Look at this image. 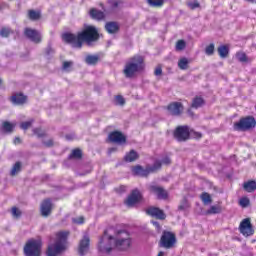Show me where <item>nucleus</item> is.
I'll return each instance as SVG.
<instances>
[{
    "mask_svg": "<svg viewBox=\"0 0 256 256\" xmlns=\"http://www.w3.org/2000/svg\"><path fill=\"white\" fill-rule=\"evenodd\" d=\"M152 225H154V227H156V229H161V224H159V222H157V221H152Z\"/></svg>",
    "mask_w": 256,
    "mask_h": 256,
    "instance_id": "13d9d810",
    "label": "nucleus"
},
{
    "mask_svg": "<svg viewBox=\"0 0 256 256\" xmlns=\"http://www.w3.org/2000/svg\"><path fill=\"white\" fill-rule=\"evenodd\" d=\"M41 249H43V241L41 238L30 239L24 245L25 256H41Z\"/></svg>",
    "mask_w": 256,
    "mask_h": 256,
    "instance_id": "423d86ee",
    "label": "nucleus"
},
{
    "mask_svg": "<svg viewBox=\"0 0 256 256\" xmlns=\"http://www.w3.org/2000/svg\"><path fill=\"white\" fill-rule=\"evenodd\" d=\"M166 109L169 115H172V117H181V115H183V111L185 110V107L181 102H171L166 107Z\"/></svg>",
    "mask_w": 256,
    "mask_h": 256,
    "instance_id": "f8f14e48",
    "label": "nucleus"
},
{
    "mask_svg": "<svg viewBox=\"0 0 256 256\" xmlns=\"http://www.w3.org/2000/svg\"><path fill=\"white\" fill-rule=\"evenodd\" d=\"M177 236L171 231L164 230L159 240V247L162 249H175Z\"/></svg>",
    "mask_w": 256,
    "mask_h": 256,
    "instance_id": "6e6552de",
    "label": "nucleus"
},
{
    "mask_svg": "<svg viewBox=\"0 0 256 256\" xmlns=\"http://www.w3.org/2000/svg\"><path fill=\"white\" fill-rule=\"evenodd\" d=\"M190 137L192 139L199 140V139H201L203 137V134L201 132H197V131H195L193 129H190Z\"/></svg>",
    "mask_w": 256,
    "mask_h": 256,
    "instance_id": "ea45409f",
    "label": "nucleus"
},
{
    "mask_svg": "<svg viewBox=\"0 0 256 256\" xmlns=\"http://www.w3.org/2000/svg\"><path fill=\"white\" fill-rule=\"evenodd\" d=\"M189 9H191V11H195V9H199V7H201V4L199 2H189L188 4Z\"/></svg>",
    "mask_w": 256,
    "mask_h": 256,
    "instance_id": "49530a36",
    "label": "nucleus"
},
{
    "mask_svg": "<svg viewBox=\"0 0 256 256\" xmlns=\"http://www.w3.org/2000/svg\"><path fill=\"white\" fill-rule=\"evenodd\" d=\"M149 191L160 201H167V199H169V192H167V190L161 186L152 185L149 187Z\"/></svg>",
    "mask_w": 256,
    "mask_h": 256,
    "instance_id": "ddd939ff",
    "label": "nucleus"
},
{
    "mask_svg": "<svg viewBox=\"0 0 256 256\" xmlns=\"http://www.w3.org/2000/svg\"><path fill=\"white\" fill-rule=\"evenodd\" d=\"M44 145H45V147H53V145H54L53 139H50V140L44 142Z\"/></svg>",
    "mask_w": 256,
    "mask_h": 256,
    "instance_id": "5fc2aeb1",
    "label": "nucleus"
},
{
    "mask_svg": "<svg viewBox=\"0 0 256 256\" xmlns=\"http://www.w3.org/2000/svg\"><path fill=\"white\" fill-rule=\"evenodd\" d=\"M160 163H161V167H163V165H171V158L166 156L162 159V161H160Z\"/></svg>",
    "mask_w": 256,
    "mask_h": 256,
    "instance_id": "3c124183",
    "label": "nucleus"
},
{
    "mask_svg": "<svg viewBox=\"0 0 256 256\" xmlns=\"http://www.w3.org/2000/svg\"><path fill=\"white\" fill-rule=\"evenodd\" d=\"M90 245H91V239L89 238L88 235H84L78 245L79 255L84 256L86 253H89Z\"/></svg>",
    "mask_w": 256,
    "mask_h": 256,
    "instance_id": "a211bd4d",
    "label": "nucleus"
},
{
    "mask_svg": "<svg viewBox=\"0 0 256 256\" xmlns=\"http://www.w3.org/2000/svg\"><path fill=\"white\" fill-rule=\"evenodd\" d=\"M117 151L116 147L109 148L108 153H115Z\"/></svg>",
    "mask_w": 256,
    "mask_h": 256,
    "instance_id": "052dcab7",
    "label": "nucleus"
},
{
    "mask_svg": "<svg viewBox=\"0 0 256 256\" xmlns=\"http://www.w3.org/2000/svg\"><path fill=\"white\" fill-rule=\"evenodd\" d=\"M21 171V162H16L14 166L12 167L10 175L15 176L17 173Z\"/></svg>",
    "mask_w": 256,
    "mask_h": 256,
    "instance_id": "e433bc0d",
    "label": "nucleus"
},
{
    "mask_svg": "<svg viewBox=\"0 0 256 256\" xmlns=\"http://www.w3.org/2000/svg\"><path fill=\"white\" fill-rule=\"evenodd\" d=\"M14 129H15V126L11 122L4 121L2 123V130L4 131V133H13Z\"/></svg>",
    "mask_w": 256,
    "mask_h": 256,
    "instance_id": "2f4dec72",
    "label": "nucleus"
},
{
    "mask_svg": "<svg viewBox=\"0 0 256 256\" xmlns=\"http://www.w3.org/2000/svg\"><path fill=\"white\" fill-rule=\"evenodd\" d=\"M223 211V209L221 208V206L219 205H214L211 206L210 209H208L206 211V215H218L219 213H221Z\"/></svg>",
    "mask_w": 256,
    "mask_h": 256,
    "instance_id": "473e14b6",
    "label": "nucleus"
},
{
    "mask_svg": "<svg viewBox=\"0 0 256 256\" xmlns=\"http://www.w3.org/2000/svg\"><path fill=\"white\" fill-rule=\"evenodd\" d=\"M99 38V30L93 25H85L77 34H73L71 32L62 34V40L64 43L71 45L74 49H82L83 43H86L87 45L97 43Z\"/></svg>",
    "mask_w": 256,
    "mask_h": 256,
    "instance_id": "f03ea898",
    "label": "nucleus"
},
{
    "mask_svg": "<svg viewBox=\"0 0 256 256\" xmlns=\"http://www.w3.org/2000/svg\"><path fill=\"white\" fill-rule=\"evenodd\" d=\"M187 207V202H184L183 204H181L178 209L179 211H185V208Z\"/></svg>",
    "mask_w": 256,
    "mask_h": 256,
    "instance_id": "6e6d98bb",
    "label": "nucleus"
},
{
    "mask_svg": "<svg viewBox=\"0 0 256 256\" xmlns=\"http://www.w3.org/2000/svg\"><path fill=\"white\" fill-rule=\"evenodd\" d=\"M73 67V61H64L62 64V69L64 71H69V68Z\"/></svg>",
    "mask_w": 256,
    "mask_h": 256,
    "instance_id": "de8ad7c7",
    "label": "nucleus"
},
{
    "mask_svg": "<svg viewBox=\"0 0 256 256\" xmlns=\"http://www.w3.org/2000/svg\"><path fill=\"white\" fill-rule=\"evenodd\" d=\"M53 213V202L51 198L44 199L40 204V215L41 217H49Z\"/></svg>",
    "mask_w": 256,
    "mask_h": 256,
    "instance_id": "4468645a",
    "label": "nucleus"
},
{
    "mask_svg": "<svg viewBox=\"0 0 256 256\" xmlns=\"http://www.w3.org/2000/svg\"><path fill=\"white\" fill-rule=\"evenodd\" d=\"M173 137L178 143H185L191 139V128L189 125H179L174 129Z\"/></svg>",
    "mask_w": 256,
    "mask_h": 256,
    "instance_id": "1a4fd4ad",
    "label": "nucleus"
},
{
    "mask_svg": "<svg viewBox=\"0 0 256 256\" xmlns=\"http://www.w3.org/2000/svg\"><path fill=\"white\" fill-rule=\"evenodd\" d=\"M239 205H240V207H243L245 209V208L249 207V205H251V200H249V198H247V197H242L239 200Z\"/></svg>",
    "mask_w": 256,
    "mask_h": 256,
    "instance_id": "4c0bfd02",
    "label": "nucleus"
},
{
    "mask_svg": "<svg viewBox=\"0 0 256 256\" xmlns=\"http://www.w3.org/2000/svg\"><path fill=\"white\" fill-rule=\"evenodd\" d=\"M157 256H165V252L160 251Z\"/></svg>",
    "mask_w": 256,
    "mask_h": 256,
    "instance_id": "680f3d73",
    "label": "nucleus"
},
{
    "mask_svg": "<svg viewBox=\"0 0 256 256\" xmlns=\"http://www.w3.org/2000/svg\"><path fill=\"white\" fill-rule=\"evenodd\" d=\"M178 67L182 71H185V70L189 69V60H187V58H181L178 61Z\"/></svg>",
    "mask_w": 256,
    "mask_h": 256,
    "instance_id": "72a5a7b5",
    "label": "nucleus"
},
{
    "mask_svg": "<svg viewBox=\"0 0 256 256\" xmlns=\"http://www.w3.org/2000/svg\"><path fill=\"white\" fill-rule=\"evenodd\" d=\"M33 125V120L22 122L20 124V129H23V131H27L31 126Z\"/></svg>",
    "mask_w": 256,
    "mask_h": 256,
    "instance_id": "37998d69",
    "label": "nucleus"
},
{
    "mask_svg": "<svg viewBox=\"0 0 256 256\" xmlns=\"http://www.w3.org/2000/svg\"><path fill=\"white\" fill-rule=\"evenodd\" d=\"M2 84H3V80L0 79V85H2Z\"/></svg>",
    "mask_w": 256,
    "mask_h": 256,
    "instance_id": "0e129e2a",
    "label": "nucleus"
},
{
    "mask_svg": "<svg viewBox=\"0 0 256 256\" xmlns=\"http://www.w3.org/2000/svg\"><path fill=\"white\" fill-rule=\"evenodd\" d=\"M13 143H14V145H19V144H21V138L15 137Z\"/></svg>",
    "mask_w": 256,
    "mask_h": 256,
    "instance_id": "4d7b16f0",
    "label": "nucleus"
},
{
    "mask_svg": "<svg viewBox=\"0 0 256 256\" xmlns=\"http://www.w3.org/2000/svg\"><path fill=\"white\" fill-rule=\"evenodd\" d=\"M157 171H161V160H156L152 166L148 165L146 168H143L141 165L132 167L133 175L138 177H149L151 173H157Z\"/></svg>",
    "mask_w": 256,
    "mask_h": 256,
    "instance_id": "39448f33",
    "label": "nucleus"
},
{
    "mask_svg": "<svg viewBox=\"0 0 256 256\" xmlns=\"http://www.w3.org/2000/svg\"><path fill=\"white\" fill-rule=\"evenodd\" d=\"M205 105V99L201 96H196L192 100L191 107L192 109H199L200 107H203Z\"/></svg>",
    "mask_w": 256,
    "mask_h": 256,
    "instance_id": "a878e982",
    "label": "nucleus"
},
{
    "mask_svg": "<svg viewBox=\"0 0 256 256\" xmlns=\"http://www.w3.org/2000/svg\"><path fill=\"white\" fill-rule=\"evenodd\" d=\"M24 35L33 43H41V33L33 28H25Z\"/></svg>",
    "mask_w": 256,
    "mask_h": 256,
    "instance_id": "6ab92c4d",
    "label": "nucleus"
},
{
    "mask_svg": "<svg viewBox=\"0 0 256 256\" xmlns=\"http://www.w3.org/2000/svg\"><path fill=\"white\" fill-rule=\"evenodd\" d=\"M117 193H125L127 191V186L121 185L118 188H116Z\"/></svg>",
    "mask_w": 256,
    "mask_h": 256,
    "instance_id": "603ef678",
    "label": "nucleus"
},
{
    "mask_svg": "<svg viewBox=\"0 0 256 256\" xmlns=\"http://www.w3.org/2000/svg\"><path fill=\"white\" fill-rule=\"evenodd\" d=\"M108 5H110L111 9H119L121 5H123L122 0H108Z\"/></svg>",
    "mask_w": 256,
    "mask_h": 256,
    "instance_id": "f704fd0d",
    "label": "nucleus"
},
{
    "mask_svg": "<svg viewBox=\"0 0 256 256\" xmlns=\"http://www.w3.org/2000/svg\"><path fill=\"white\" fill-rule=\"evenodd\" d=\"M187 47V43H185V40H178L176 42V51H183Z\"/></svg>",
    "mask_w": 256,
    "mask_h": 256,
    "instance_id": "58836bf2",
    "label": "nucleus"
},
{
    "mask_svg": "<svg viewBox=\"0 0 256 256\" xmlns=\"http://www.w3.org/2000/svg\"><path fill=\"white\" fill-rule=\"evenodd\" d=\"M256 127V120L253 116L241 117L238 122L233 125L234 131H251Z\"/></svg>",
    "mask_w": 256,
    "mask_h": 256,
    "instance_id": "0eeeda50",
    "label": "nucleus"
},
{
    "mask_svg": "<svg viewBox=\"0 0 256 256\" xmlns=\"http://www.w3.org/2000/svg\"><path fill=\"white\" fill-rule=\"evenodd\" d=\"M3 9H9V4L6 2L0 3V11H3Z\"/></svg>",
    "mask_w": 256,
    "mask_h": 256,
    "instance_id": "864d4df0",
    "label": "nucleus"
},
{
    "mask_svg": "<svg viewBox=\"0 0 256 256\" xmlns=\"http://www.w3.org/2000/svg\"><path fill=\"white\" fill-rule=\"evenodd\" d=\"M108 139L110 143H117V145H127V136L118 130L110 132Z\"/></svg>",
    "mask_w": 256,
    "mask_h": 256,
    "instance_id": "9b49d317",
    "label": "nucleus"
},
{
    "mask_svg": "<svg viewBox=\"0 0 256 256\" xmlns=\"http://www.w3.org/2000/svg\"><path fill=\"white\" fill-rule=\"evenodd\" d=\"M187 114L189 115V117H195V113L191 109L187 110Z\"/></svg>",
    "mask_w": 256,
    "mask_h": 256,
    "instance_id": "bf43d9fd",
    "label": "nucleus"
},
{
    "mask_svg": "<svg viewBox=\"0 0 256 256\" xmlns=\"http://www.w3.org/2000/svg\"><path fill=\"white\" fill-rule=\"evenodd\" d=\"M206 55H213L215 53V44L211 43L205 48Z\"/></svg>",
    "mask_w": 256,
    "mask_h": 256,
    "instance_id": "79ce46f5",
    "label": "nucleus"
},
{
    "mask_svg": "<svg viewBox=\"0 0 256 256\" xmlns=\"http://www.w3.org/2000/svg\"><path fill=\"white\" fill-rule=\"evenodd\" d=\"M9 101L12 105H18L23 106L27 104V101H29V97L27 95L23 94V92H16L10 96Z\"/></svg>",
    "mask_w": 256,
    "mask_h": 256,
    "instance_id": "dca6fc26",
    "label": "nucleus"
},
{
    "mask_svg": "<svg viewBox=\"0 0 256 256\" xmlns=\"http://www.w3.org/2000/svg\"><path fill=\"white\" fill-rule=\"evenodd\" d=\"M89 15H90L91 19H93L94 21H105V19H106L105 12H103L97 8H91L89 10Z\"/></svg>",
    "mask_w": 256,
    "mask_h": 256,
    "instance_id": "aec40b11",
    "label": "nucleus"
},
{
    "mask_svg": "<svg viewBox=\"0 0 256 256\" xmlns=\"http://www.w3.org/2000/svg\"><path fill=\"white\" fill-rule=\"evenodd\" d=\"M150 7H155L156 9H161L165 5V0H146Z\"/></svg>",
    "mask_w": 256,
    "mask_h": 256,
    "instance_id": "7c9ffc66",
    "label": "nucleus"
},
{
    "mask_svg": "<svg viewBox=\"0 0 256 256\" xmlns=\"http://www.w3.org/2000/svg\"><path fill=\"white\" fill-rule=\"evenodd\" d=\"M218 51V55L219 57H221V59H227V57H229V45L224 44V45H220L217 48Z\"/></svg>",
    "mask_w": 256,
    "mask_h": 256,
    "instance_id": "5701e85b",
    "label": "nucleus"
},
{
    "mask_svg": "<svg viewBox=\"0 0 256 256\" xmlns=\"http://www.w3.org/2000/svg\"><path fill=\"white\" fill-rule=\"evenodd\" d=\"M200 199L203 203V205H210V203H213V198H211V194L207 192H203L200 195Z\"/></svg>",
    "mask_w": 256,
    "mask_h": 256,
    "instance_id": "c756f323",
    "label": "nucleus"
},
{
    "mask_svg": "<svg viewBox=\"0 0 256 256\" xmlns=\"http://www.w3.org/2000/svg\"><path fill=\"white\" fill-rule=\"evenodd\" d=\"M239 232L243 237H251L255 235V229L253 224H251V218H245L240 222Z\"/></svg>",
    "mask_w": 256,
    "mask_h": 256,
    "instance_id": "9d476101",
    "label": "nucleus"
},
{
    "mask_svg": "<svg viewBox=\"0 0 256 256\" xmlns=\"http://www.w3.org/2000/svg\"><path fill=\"white\" fill-rule=\"evenodd\" d=\"M115 103H116V105H120L121 107H123V105H125V98L121 95H116Z\"/></svg>",
    "mask_w": 256,
    "mask_h": 256,
    "instance_id": "a18cd8bd",
    "label": "nucleus"
},
{
    "mask_svg": "<svg viewBox=\"0 0 256 256\" xmlns=\"http://www.w3.org/2000/svg\"><path fill=\"white\" fill-rule=\"evenodd\" d=\"M69 231L56 232L55 243H50L46 249V256H59L67 249V239H69Z\"/></svg>",
    "mask_w": 256,
    "mask_h": 256,
    "instance_id": "20e7f679",
    "label": "nucleus"
},
{
    "mask_svg": "<svg viewBox=\"0 0 256 256\" xmlns=\"http://www.w3.org/2000/svg\"><path fill=\"white\" fill-rule=\"evenodd\" d=\"M99 61V55H88L85 58V63H87V65H97Z\"/></svg>",
    "mask_w": 256,
    "mask_h": 256,
    "instance_id": "c85d7f7f",
    "label": "nucleus"
},
{
    "mask_svg": "<svg viewBox=\"0 0 256 256\" xmlns=\"http://www.w3.org/2000/svg\"><path fill=\"white\" fill-rule=\"evenodd\" d=\"M245 1H247L248 3H256L255 0H245Z\"/></svg>",
    "mask_w": 256,
    "mask_h": 256,
    "instance_id": "e2e57ef3",
    "label": "nucleus"
},
{
    "mask_svg": "<svg viewBox=\"0 0 256 256\" xmlns=\"http://www.w3.org/2000/svg\"><path fill=\"white\" fill-rule=\"evenodd\" d=\"M11 213H12L13 217H15V219H19L22 215L21 210H19V208H17L16 206L12 207Z\"/></svg>",
    "mask_w": 256,
    "mask_h": 256,
    "instance_id": "a19ab883",
    "label": "nucleus"
},
{
    "mask_svg": "<svg viewBox=\"0 0 256 256\" xmlns=\"http://www.w3.org/2000/svg\"><path fill=\"white\" fill-rule=\"evenodd\" d=\"M142 71H145V57L136 54L126 62L123 74L127 79H133L137 73H142Z\"/></svg>",
    "mask_w": 256,
    "mask_h": 256,
    "instance_id": "7ed1b4c3",
    "label": "nucleus"
},
{
    "mask_svg": "<svg viewBox=\"0 0 256 256\" xmlns=\"http://www.w3.org/2000/svg\"><path fill=\"white\" fill-rule=\"evenodd\" d=\"M66 139H69V136H66Z\"/></svg>",
    "mask_w": 256,
    "mask_h": 256,
    "instance_id": "69168bd1",
    "label": "nucleus"
},
{
    "mask_svg": "<svg viewBox=\"0 0 256 256\" xmlns=\"http://www.w3.org/2000/svg\"><path fill=\"white\" fill-rule=\"evenodd\" d=\"M28 19H30V21H39V19H41V11H35L33 9L28 10Z\"/></svg>",
    "mask_w": 256,
    "mask_h": 256,
    "instance_id": "cd10ccee",
    "label": "nucleus"
},
{
    "mask_svg": "<svg viewBox=\"0 0 256 256\" xmlns=\"http://www.w3.org/2000/svg\"><path fill=\"white\" fill-rule=\"evenodd\" d=\"M9 35H13V31L9 27H2L0 30V36L7 38Z\"/></svg>",
    "mask_w": 256,
    "mask_h": 256,
    "instance_id": "c9c22d12",
    "label": "nucleus"
},
{
    "mask_svg": "<svg viewBox=\"0 0 256 256\" xmlns=\"http://www.w3.org/2000/svg\"><path fill=\"white\" fill-rule=\"evenodd\" d=\"M141 199H143V195H141V192L137 189H134L125 200V204L127 205V207H135L137 203L141 202Z\"/></svg>",
    "mask_w": 256,
    "mask_h": 256,
    "instance_id": "2eb2a0df",
    "label": "nucleus"
},
{
    "mask_svg": "<svg viewBox=\"0 0 256 256\" xmlns=\"http://www.w3.org/2000/svg\"><path fill=\"white\" fill-rule=\"evenodd\" d=\"M137 159H139V153L133 149L127 152L124 156L125 163H133L137 161Z\"/></svg>",
    "mask_w": 256,
    "mask_h": 256,
    "instance_id": "4be33fe9",
    "label": "nucleus"
},
{
    "mask_svg": "<svg viewBox=\"0 0 256 256\" xmlns=\"http://www.w3.org/2000/svg\"><path fill=\"white\" fill-rule=\"evenodd\" d=\"M68 159H76L81 161V159H83V150L79 148L73 149L69 154Z\"/></svg>",
    "mask_w": 256,
    "mask_h": 256,
    "instance_id": "393cba45",
    "label": "nucleus"
},
{
    "mask_svg": "<svg viewBox=\"0 0 256 256\" xmlns=\"http://www.w3.org/2000/svg\"><path fill=\"white\" fill-rule=\"evenodd\" d=\"M32 131L39 139L45 137V131H43L41 128H34Z\"/></svg>",
    "mask_w": 256,
    "mask_h": 256,
    "instance_id": "c03bdc74",
    "label": "nucleus"
},
{
    "mask_svg": "<svg viewBox=\"0 0 256 256\" xmlns=\"http://www.w3.org/2000/svg\"><path fill=\"white\" fill-rule=\"evenodd\" d=\"M146 214H148L150 217H154L155 219H159L160 221H165L167 218V215H165V212L161 210L159 207L150 206L145 210Z\"/></svg>",
    "mask_w": 256,
    "mask_h": 256,
    "instance_id": "f3484780",
    "label": "nucleus"
},
{
    "mask_svg": "<svg viewBox=\"0 0 256 256\" xmlns=\"http://www.w3.org/2000/svg\"><path fill=\"white\" fill-rule=\"evenodd\" d=\"M235 55L239 63H251V59L249 58V56H247V53L243 51H238Z\"/></svg>",
    "mask_w": 256,
    "mask_h": 256,
    "instance_id": "bb28decb",
    "label": "nucleus"
},
{
    "mask_svg": "<svg viewBox=\"0 0 256 256\" xmlns=\"http://www.w3.org/2000/svg\"><path fill=\"white\" fill-rule=\"evenodd\" d=\"M243 189L246 191V193H253L256 191V181L249 180L247 182L243 183Z\"/></svg>",
    "mask_w": 256,
    "mask_h": 256,
    "instance_id": "b1692460",
    "label": "nucleus"
},
{
    "mask_svg": "<svg viewBox=\"0 0 256 256\" xmlns=\"http://www.w3.org/2000/svg\"><path fill=\"white\" fill-rule=\"evenodd\" d=\"M119 29H120L119 23L115 21L107 22L105 24V30L110 35H115V33H119Z\"/></svg>",
    "mask_w": 256,
    "mask_h": 256,
    "instance_id": "412c9836",
    "label": "nucleus"
},
{
    "mask_svg": "<svg viewBox=\"0 0 256 256\" xmlns=\"http://www.w3.org/2000/svg\"><path fill=\"white\" fill-rule=\"evenodd\" d=\"M133 240L131 239V234L125 230H119L116 232L115 237L109 235L107 236V230L104 231V236L99 242V251L109 255L116 249L117 251H129Z\"/></svg>",
    "mask_w": 256,
    "mask_h": 256,
    "instance_id": "f257e3e1",
    "label": "nucleus"
},
{
    "mask_svg": "<svg viewBox=\"0 0 256 256\" xmlns=\"http://www.w3.org/2000/svg\"><path fill=\"white\" fill-rule=\"evenodd\" d=\"M154 75L156 77H161V75H163V68L161 67V65H158L155 70H154Z\"/></svg>",
    "mask_w": 256,
    "mask_h": 256,
    "instance_id": "09e8293b",
    "label": "nucleus"
},
{
    "mask_svg": "<svg viewBox=\"0 0 256 256\" xmlns=\"http://www.w3.org/2000/svg\"><path fill=\"white\" fill-rule=\"evenodd\" d=\"M73 223H75L76 225H83V223H85V217L80 216L78 218H74Z\"/></svg>",
    "mask_w": 256,
    "mask_h": 256,
    "instance_id": "8fccbe9b",
    "label": "nucleus"
}]
</instances>
